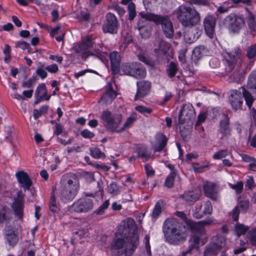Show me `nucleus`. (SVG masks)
Returning a JSON list of instances; mask_svg holds the SVG:
<instances>
[{"mask_svg": "<svg viewBox=\"0 0 256 256\" xmlns=\"http://www.w3.org/2000/svg\"><path fill=\"white\" fill-rule=\"evenodd\" d=\"M176 175V172H171L166 178L164 182V186L168 188H172L173 187Z\"/></svg>", "mask_w": 256, "mask_h": 256, "instance_id": "38", "label": "nucleus"}, {"mask_svg": "<svg viewBox=\"0 0 256 256\" xmlns=\"http://www.w3.org/2000/svg\"><path fill=\"white\" fill-rule=\"evenodd\" d=\"M109 204V200H105L99 208L94 211V213L98 215L102 214L104 212V210L108 208Z\"/></svg>", "mask_w": 256, "mask_h": 256, "instance_id": "48", "label": "nucleus"}, {"mask_svg": "<svg viewBox=\"0 0 256 256\" xmlns=\"http://www.w3.org/2000/svg\"><path fill=\"white\" fill-rule=\"evenodd\" d=\"M136 63H125L122 64L121 66V73H122V74H126L132 76L133 70L134 68H136Z\"/></svg>", "mask_w": 256, "mask_h": 256, "instance_id": "33", "label": "nucleus"}, {"mask_svg": "<svg viewBox=\"0 0 256 256\" xmlns=\"http://www.w3.org/2000/svg\"><path fill=\"white\" fill-rule=\"evenodd\" d=\"M200 34L196 32V30H190L184 32V36L186 43L192 44L198 38Z\"/></svg>", "mask_w": 256, "mask_h": 256, "instance_id": "31", "label": "nucleus"}, {"mask_svg": "<svg viewBox=\"0 0 256 256\" xmlns=\"http://www.w3.org/2000/svg\"><path fill=\"white\" fill-rule=\"evenodd\" d=\"M94 208L92 199L88 198H80L76 200L72 206V210L76 212H87Z\"/></svg>", "mask_w": 256, "mask_h": 256, "instance_id": "13", "label": "nucleus"}, {"mask_svg": "<svg viewBox=\"0 0 256 256\" xmlns=\"http://www.w3.org/2000/svg\"><path fill=\"white\" fill-rule=\"evenodd\" d=\"M196 116L195 110L190 104L183 105L178 114V122L180 124H187L188 126H192V120Z\"/></svg>", "mask_w": 256, "mask_h": 256, "instance_id": "11", "label": "nucleus"}, {"mask_svg": "<svg viewBox=\"0 0 256 256\" xmlns=\"http://www.w3.org/2000/svg\"><path fill=\"white\" fill-rule=\"evenodd\" d=\"M144 168L146 174L148 177H152L154 176L155 172L152 166L149 164H146L144 166Z\"/></svg>", "mask_w": 256, "mask_h": 256, "instance_id": "61", "label": "nucleus"}, {"mask_svg": "<svg viewBox=\"0 0 256 256\" xmlns=\"http://www.w3.org/2000/svg\"><path fill=\"white\" fill-rule=\"evenodd\" d=\"M156 144L152 146L154 152H160L164 149L166 145L168 139L165 135L158 133L156 136Z\"/></svg>", "mask_w": 256, "mask_h": 256, "instance_id": "24", "label": "nucleus"}, {"mask_svg": "<svg viewBox=\"0 0 256 256\" xmlns=\"http://www.w3.org/2000/svg\"><path fill=\"white\" fill-rule=\"evenodd\" d=\"M88 232V230L86 228L79 229L78 230L74 232L76 238H84Z\"/></svg>", "mask_w": 256, "mask_h": 256, "instance_id": "62", "label": "nucleus"}, {"mask_svg": "<svg viewBox=\"0 0 256 256\" xmlns=\"http://www.w3.org/2000/svg\"><path fill=\"white\" fill-rule=\"evenodd\" d=\"M145 18L154 22L156 25L162 26V31L166 38H172L174 30L172 22L168 16H161L156 14H148Z\"/></svg>", "mask_w": 256, "mask_h": 256, "instance_id": "8", "label": "nucleus"}, {"mask_svg": "<svg viewBox=\"0 0 256 256\" xmlns=\"http://www.w3.org/2000/svg\"><path fill=\"white\" fill-rule=\"evenodd\" d=\"M176 17L186 27L193 26L200 20V16L196 10L184 5H181L178 8Z\"/></svg>", "mask_w": 256, "mask_h": 256, "instance_id": "7", "label": "nucleus"}, {"mask_svg": "<svg viewBox=\"0 0 256 256\" xmlns=\"http://www.w3.org/2000/svg\"><path fill=\"white\" fill-rule=\"evenodd\" d=\"M124 227V230L128 231L129 233L127 236H132L133 234H138L136 232V226L134 220L132 218H128L122 222Z\"/></svg>", "mask_w": 256, "mask_h": 256, "instance_id": "26", "label": "nucleus"}, {"mask_svg": "<svg viewBox=\"0 0 256 256\" xmlns=\"http://www.w3.org/2000/svg\"><path fill=\"white\" fill-rule=\"evenodd\" d=\"M200 195V192L188 191L180 195V198H182L188 204L191 205L199 198Z\"/></svg>", "mask_w": 256, "mask_h": 256, "instance_id": "25", "label": "nucleus"}, {"mask_svg": "<svg viewBox=\"0 0 256 256\" xmlns=\"http://www.w3.org/2000/svg\"><path fill=\"white\" fill-rule=\"evenodd\" d=\"M47 92H48L45 84L44 83L40 84L35 91L36 100L34 102V104H37L44 100H49L50 98V96H46Z\"/></svg>", "mask_w": 256, "mask_h": 256, "instance_id": "22", "label": "nucleus"}, {"mask_svg": "<svg viewBox=\"0 0 256 256\" xmlns=\"http://www.w3.org/2000/svg\"><path fill=\"white\" fill-rule=\"evenodd\" d=\"M36 78L34 76H32V78H30L28 81L24 82L22 83V86L23 88H30L36 83Z\"/></svg>", "mask_w": 256, "mask_h": 256, "instance_id": "57", "label": "nucleus"}, {"mask_svg": "<svg viewBox=\"0 0 256 256\" xmlns=\"http://www.w3.org/2000/svg\"><path fill=\"white\" fill-rule=\"evenodd\" d=\"M80 134L83 138H92L95 136L94 133L91 132L88 129H84L81 131Z\"/></svg>", "mask_w": 256, "mask_h": 256, "instance_id": "60", "label": "nucleus"}, {"mask_svg": "<svg viewBox=\"0 0 256 256\" xmlns=\"http://www.w3.org/2000/svg\"><path fill=\"white\" fill-rule=\"evenodd\" d=\"M170 44L166 42L160 40L156 42L154 52L159 55L165 54L170 48Z\"/></svg>", "mask_w": 256, "mask_h": 256, "instance_id": "27", "label": "nucleus"}, {"mask_svg": "<svg viewBox=\"0 0 256 256\" xmlns=\"http://www.w3.org/2000/svg\"><path fill=\"white\" fill-rule=\"evenodd\" d=\"M111 69L113 74H122L121 67L120 68V62L111 63Z\"/></svg>", "mask_w": 256, "mask_h": 256, "instance_id": "54", "label": "nucleus"}, {"mask_svg": "<svg viewBox=\"0 0 256 256\" xmlns=\"http://www.w3.org/2000/svg\"><path fill=\"white\" fill-rule=\"evenodd\" d=\"M135 109L136 111L144 114H150L152 112V108H147L142 106H138L135 108Z\"/></svg>", "mask_w": 256, "mask_h": 256, "instance_id": "56", "label": "nucleus"}, {"mask_svg": "<svg viewBox=\"0 0 256 256\" xmlns=\"http://www.w3.org/2000/svg\"><path fill=\"white\" fill-rule=\"evenodd\" d=\"M163 202L161 200H159L156 204L152 212V218H156L160 215L162 212Z\"/></svg>", "mask_w": 256, "mask_h": 256, "instance_id": "37", "label": "nucleus"}, {"mask_svg": "<svg viewBox=\"0 0 256 256\" xmlns=\"http://www.w3.org/2000/svg\"><path fill=\"white\" fill-rule=\"evenodd\" d=\"M128 20L130 21L134 20L136 16V6L131 2L128 4Z\"/></svg>", "mask_w": 256, "mask_h": 256, "instance_id": "41", "label": "nucleus"}, {"mask_svg": "<svg viewBox=\"0 0 256 256\" xmlns=\"http://www.w3.org/2000/svg\"><path fill=\"white\" fill-rule=\"evenodd\" d=\"M118 28V22L114 14L108 12L106 16V21L102 25V30L104 33L116 34Z\"/></svg>", "mask_w": 256, "mask_h": 256, "instance_id": "15", "label": "nucleus"}, {"mask_svg": "<svg viewBox=\"0 0 256 256\" xmlns=\"http://www.w3.org/2000/svg\"><path fill=\"white\" fill-rule=\"evenodd\" d=\"M247 236L250 244L256 246V228L250 230L248 232Z\"/></svg>", "mask_w": 256, "mask_h": 256, "instance_id": "43", "label": "nucleus"}, {"mask_svg": "<svg viewBox=\"0 0 256 256\" xmlns=\"http://www.w3.org/2000/svg\"><path fill=\"white\" fill-rule=\"evenodd\" d=\"M109 56L110 60V64L120 62V55L117 52L114 51L110 52Z\"/></svg>", "mask_w": 256, "mask_h": 256, "instance_id": "52", "label": "nucleus"}, {"mask_svg": "<svg viewBox=\"0 0 256 256\" xmlns=\"http://www.w3.org/2000/svg\"><path fill=\"white\" fill-rule=\"evenodd\" d=\"M164 229L170 243L176 244L186 240V234L182 232L180 224L176 220H166Z\"/></svg>", "mask_w": 256, "mask_h": 256, "instance_id": "5", "label": "nucleus"}, {"mask_svg": "<svg viewBox=\"0 0 256 256\" xmlns=\"http://www.w3.org/2000/svg\"><path fill=\"white\" fill-rule=\"evenodd\" d=\"M236 206H238V209L241 208L242 212L246 213L249 208V200H240Z\"/></svg>", "mask_w": 256, "mask_h": 256, "instance_id": "44", "label": "nucleus"}, {"mask_svg": "<svg viewBox=\"0 0 256 256\" xmlns=\"http://www.w3.org/2000/svg\"><path fill=\"white\" fill-rule=\"evenodd\" d=\"M100 118L105 122L104 126L108 130L114 132H118V130L120 124L122 122V115L119 114H113L108 110H106L102 113Z\"/></svg>", "mask_w": 256, "mask_h": 256, "instance_id": "10", "label": "nucleus"}, {"mask_svg": "<svg viewBox=\"0 0 256 256\" xmlns=\"http://www.w3.org/2000/svg\"><path fill=\"white\" fill-rule=\"evenodd\" d=\"M203 213L204 215L210 214L212 212V207L210 201L208 200L205 202L202 208Z\"/></svg>", "mask_w": 256, "mask_h": 256, "instance_id": "51", "label": "nucleus"}, {"mask_svg": "<svg viewBox=\"0 0 256 256\" xmlns=\"http://www.w3.org/2000/svg\"><path fill=\"white\" fill-rule=\"evenodd\" d=\"M246 10L248 12V15L246 18L248 25L250 29L254 30L256 28V20H255V16L248 8H246Z\"/></svg>", "mask_w": 256, "mask_h": 256, "instance_id": "34", "label": "nucleus"}, {"mask_svg": "<svg viewBox=\"0 0 256 256\" xmlns=\"http://www.w3.org/2000/svg\"><path fill=\"white\" fill-rule=\"evenodd\" d=\"M116 92L113 90L112 86L109 84L106 92L101 98V100H104L106 104L110 103L116 98Z\"/></svg>", "mask_w": 256, "mask_h": 256, "instance_id": "29", "label": "nucleus"}, {"mask_svg": "<svg viewBox=\"0 0 256 256\" xmlns=\"http://www.w3.org/2000/svg\"><path fill=\"white\" fill-rule=\"evenodd\" d=\"M38 64L40 66L38 68L36 72L41 78L44 79L47 76L48 74L45 70L42 69L44 64H42L40 62Z\"/></svg>", "mask_w": 256, "mask_h": 256, "instance_id": "55", "label": "nucleus"}, {"mask_svg": "<svg viewBox=\"0 0 256 256\" xmlns=\"http://www.w3.org/2000/svg\"><path fill=\"white\" fill-rule=\"evenodd\" d=\"M178 70V65L173 62H171L170 64L168 65L166 69V72L170 78H174L176 76Z\"/></svg>", "mask_w": 256, "mask_h": 256, "instance_id": "35", "label": "nucleus"}, {"mask_svg": "<svg viewBox=\"0 0 256 256\" xmlns=\"http://www.w3.org/2000/svg\"><path fill=\"white\" fill-rule=\"evenodd\" d=\"M138 156L137 158H142L144 162H146L150 158H153L154 156H152L150 151L146 146H140L137 148Z\"/></svg>", "mask_w": 256, "mask_h": 256, "instance_id": "30", "label": "nucleus"}, {"mask_svg": "<svg viewBox=\"0 0 256 256\" xmlns=\"http://www.w3.org/2000/svg\"><path fill=\"white\" fill-rule=\"evenodd\" d=\"M30 46V44L24 41L20 40L16 42V47L20 48L23 50H26Z\"/></svg>", "mask_w": 256, "mask_h": 256, "instance_id": "63", "label": "nucleus"}, {"mask_svg": "<svg viewBox=\"0 0 256 256\" xmlns=\"http://www.w3.org/2000/svg\"><path fill=\"white\" fill-rule=\"evenodd\" d=\"M48 106H41L38 110L34 109L33 111V116L35 120L39 118L42 115L47 113Z\"/></svg>", "mask_w": 256, "mask_h": 256, "instance_id": "40", "label": "nucleus"}, {"mask_svg": "<svg viewBox=\"0 0 256 256\" xmlns=\"http://www.w3.org/2000/svg\"><path fill=\"white\" fill-rule=\"evenodd\" d=\"M228 152L226 150H220L216 152L213 155V158L215 160H220L228 155Z\"/></svg>", "mask_w": 256, "mask_h": 256, "instance_id": "53", "label": "nucleus"}, {"mask_svg": "<svg viewBox=\"0 0 256 256\" xmlns=\"http://www.w3.org/2000/svg\"><path fill=\"white\" fill-rule=\"evenodd\" d=\"M224 244L222 240L220 243L212 242L206 246L204 251V256H212L218 254Z\"/></svg>", "mask_w": 256, "mask_h": 256, "instance_id": "23", "label": "nucleus"}, {"mask_svg": "<svg viewBox=\"0 0 256 256\" xmlns=\"http://www.w3.org/2000/svg\"><path fill=\"white\" fill-rule=\"evenodd\" d=\"M188 128H180V133L181 134L184 140H188V136L190 135V131L192 126H188Z\"/></svg>", "mask_w": 256, "mask_h": 256, "instance_id": "50", "label": "nucleus"}, {"mask_svg": "<svg viewBox=\"0 0 256 256\" xmlns=\"http://www.w3.org/2000/svg\"><path fill=\"white\" fill-rule=\"evenodd\" d=\"M108 190L109 193L116 195L120 192V187L116 183H112L108 186Z\"/></svg>", "mask_w": 256, "mask_h": 256, "instance_id": "47", "label": "nucleus"}, {"mask_svg": "<svg viewBox=\"0 0 256 256\" xmlns=\"http://www.w3.org/2000/svg\"><path fill=\"white\" fill-rule=\"evenodd\" d=\"M232 188L234 190L237 194H240L243 189V183L242 182L240 181L236 184L233 185Z\"/></svg>", "mask_w": 256, "mask_h": 256, "instance_id": "64", "label": "nucleus"}, {"mask_svg": "<svg viewBox=\"0 0 256 256\" xmlns=\"http://www.w3.org/2000/svg\"><path fill=\"white\" fill-rule=\"evenodd\" d=\"M216 24V18L212 15H208L204 20V26L207 36L212 38L214 36L215 26Z\"/></svg>", "mask_w": 256, "mask_h": 256, "instance_id": "17", "label": "nucleus"}, {"mask_svg": "<svg viewBox=\"0 0 256 256\" xmlns=\"http://www.w3.org/2000/svg\"><path fill=\"white\" fill-rule=\"evenodd\" d=\"M12 207L16 216L19 218H22L24 216V209L23 198L18 195V198L14 200Z\"/></svg>", "mask_w": 256, "mask_h": 256, "instance_id": "20", "label": "nucleus"}, {"mask_svg": "<svg viewBox=\"0 0 256 256\" xmlns=\"http://www.w3.org/2000/svg\"><path fill=\"white\" fill-rule=\"evenodd\" d=\"M204 49L202 46L195 48L192 51V58L194 60H198L204 56Z\"/></svg>", "mask_w": 256, "mask_h": 256, "instance_id": "39", "label": "nucleus"}, {"mask_svg": "<svg viewBox=\"0 0 256 256\" xmlns=\"http://www.w3.org/2000/svg\"><path fill=\"white\" fill-rule=\"evenodd\" d=\"M109 8L117 12L120 16H122L126 12L124 8L120 6L118 4H113Z\"/></svg>", "mask_w": 256, "mask_h": 256, "instance_id": "58", "label": "nucleus"}, {"mask_svg": "<svg viewBox=\"0 0 256 256\" xmlns=\"http://www.w3.org/2000/svg\"><path fill=\"white\" fill-rule=\"evenodd\" d=\"M18 182L24 190H28L32 186V180L28 174L24 171H19L16 174Z\"/></svg>", "mask_w": 256, "mask_h": 256, "instance_id": "19", "label": "nucleus"}, {"mask_svg": "<svg viewBox=\"0 0 256 256\" xmlns=\"http://www.w3.org/2000/svg\"><path fill=\"white\" fill-rule=\"evenodd\" d=\"M5 237L10 246H13L16 245L18 242L17 234L10 226L6 227V229Z\"/></svg>", "mask_w": 256, "mask_h": 256, "instance_id": "28", "label": "nucleus"}, {"mask_svg": "<svg viewBox=\"0 0 256 256\" xmlns=\"http://www.w3.org/2000/svg\"><path fill=\"white\" fill-rule=\"evenodd\" d=\"M146 72L145 68L141 66L140 63H136L132 76L136 78H142L146 76Z\"/></svg>", "mask_w": 256, "mask_h": 256, "instance_id": "32", "label": "nucleus"}, {"mask_svg": "<svg viewBox=\"0 0 256 256\" xmlns=\"http://www.w3.org/2000/svg\"><path fill=\"white\" fill-rule=\"evenodd\" d=\"M212 222V221L209 219L191 224L190 228L192 236L190 240V244L188 250L182 252V256H185L190 253L194 248H198L200 237L205 234L204 226L210 224Z\"/></svg>", "mask_w": 256, "mask_h": 256, "instance_id": "6", "label": "nucleus"}, {"mask_svg": "<svg viewBox=\"0 0 256 256\" xmlns=\"http://www.w3.org/2000/svg\"><path fill=\"white\" fill-rule=\"evenodd\" d=\"M244 98L248 108L250 109L253 104L254 98L252 94L244 86H241L239 90H232L230 91L229 102L232 108L234 111L243 110Z\"/></svg>", "mask_w": 256, "mask_h": 256, "instance_id": "3", "label": "nucleus"}, {"mask_svg": "<svg viewBox=\"0 0 256 256\" xmlns=\"http://www.w3.org/2000/svg\"><path fill=\"white\" fill-rule=\"evenodd\" d=\"M224 22L229 32L233 34H238L245 24L244 16L234 13L227 16L224 18Z\"/></svg>", "mask_w": 256, "mask_h": 256, "instance_id": "9", "label": "nucleus"}, {"mask_svg": "<svg viewBox=\"0 0 256 256\" xmlns=\"http://www.w3.org/2000/svg\"><path fill=\"white\" fill-rule=\"evenodd\" d=\"M256 56V43L248 46L246 50V56L250 60Z\"/></svg>", "mask_w": 256, "mask_h": 256, "instance_id": "45", "label": "nucleus"}, {"mask_svg": "<svg viewBox=\"0 0 256 256\" xmlns=\"http://www.w3.org/2000/svg\"><path fill=\"white\" fill-rule=\"evenodd\" d=\"M60 198L64 202L73 200L80 188L78 178L74 174H67L62 176L60 182Z\"/></svg>", "mask_w": 256, "mask_h": 256, "instance_id": "2", "label": "nucleus"}, {"mask_svg": "<svg viewBox=\"0 0 256 256\" xmlns=\"http://www.w3.org/2000/svg\"><path fill=\"white\" fill-rule=\"evenodd\" d=\"M148 14H154L153 13L147 12L143 14L140 13L141 18H140L137 23V28L140 34L144 38H148L151 35L152 27L149 22H150L148 19L145 18V16Z\"/></svg>", "mask_w": 256, "mask_h": 256, "instance_id": "12", "label": "nucleus"}, {"mask_svg": "<svg viewBox=\"0 0 256 256\" xmlns=\"http://www.w3.org/2000/svg\"><path fill=\"white\" fill-rule=\"evenodd\" d=\"M204 190L207 197L214 200H218V190L214 184L206 182L204 185Z\"/></svg>", "mask_w": 256, "mask_h": 256, "instance_id": "21", "label": "nucleus"}, {"mask_svg": "<svg viewBox=\"0 0 256 256\" xmlns=\"http://www.w3.org/2000/svg\"><path fill=\"white\" fill-rule=\"evenodd\" d=\"M235 229L237 235L240 236L241 235L245 234L248 231V228L244 224H238L235 226Z\"/></svg>", "mask_w": 256, "mask_h": 256, "instance_id": "46", "label": "nucleus"}, {"mask_svg": "<svg viewBox=\"0 0 256 256\" xmlns=\"http://www.w3.org/2000/svg\"><path fill=\"white\" fill-rule=\"evenodd\" d=\"M204 215L203 213L202 205H197L193 212V216L196 218H200Z\"/></svg>", "mask_w": 256, "mask_h": 256, "instance_id": "49", "label": "nucleus"}, {"mask_svg": "<svg viewBox=\"0 0 256 256\" xmlns=\"http://www.w3.org/2000/svg\"><path fill=\"white\" fill-rule=\"evenodd\" d=\"M91 156L95 158H104L106 156L100 148H94L90 150Z\"/></svg>", "mask_w": 256, "mask_h": 256, "instance_id": "42", "label": "nucleus"}, {"mask_svg": "<svg viewBox=\"0 0 256 256\" xmlns=\"http://www.w3.org/2000/svg\"><path fill=\"white\" fill-rule=\"evenodd\" d=\"M230 121L228 115L224 114V118L220 122L218 132L222 134L221 139L228 137L231 134V128L229 126Z\"/></svg>", "mask_w": 256, "mask_h": 256, "instance_id": "18", "label": "nucleus"}, {"mask_svg": "<svg viewBox=\"0 0 256 256\" xmlns=\"http://www.w3.org/2000/svg\"><path fill=\"white\" fill-rule=\"evenodd\" d=\"M226 53L228 58L225 60V72L229 76V82L240 83L243 80L245 74L242 67L244 56L242 50L238 47H235Z\"/></svg>", "mask_w": 256, "mask_h": 256, "instance_id": "1", "label": "nucleus"}, {"mask_svg": "<svg viewBox=\"0 0 256 256\" xmlns=\"http://www.w3.org/2000/svg\"><path fill=\"white\" fill-rule=\"evenodd\" d=\"M94 42L90 36L84 38L81 42L73 47L72 50L75 54L81 56L82 58H86L88 56V49L92 48Z\"/></svg>", "mask_w": 256, "mask_h": 256, "instance_id": "14", "label": "nucleus"}, {"mask_svg": "<svg viewBox=\"0 0 256 256\" xmlns=\"http://www.w3.org/2000/svg\"><path fill=\"white\" fill-rule=\"evenodd\" d=\"M247 88L250 90H256V70L252 71L248 81Z\"/></svg>", "mask_w": 256, "mask_h": 256, "instance_id": "36", "label": "nucleus"}, {"mask_svg": "<svg viewBox=\"0 0 256 256\" xmlns=\"http://www.w3.org/2000/svg\"><path fill=\"white\" fill-rule=\"evenodd\" d=\"M240 210L238 206H235L232 211L230 213L232 216L234 221L237 222L238 220Z\"/></svg>", "mask_w": 256, "mask_h": 256, "instance_id": "59", "label": "nucleus"}, {"mask_svg": "<svg viewBox=\"0 0 256 256\" xmlns=\"http://www.w3.org/2000/svg\"><path fill=\"white\" fill-rule=\"evenodd\" d=\"M139 244L138 234H133L132 236H126V240L118 238L112 246V248L118 250L117 256H130Z\"/></svg>", "mask_w": 256, "mask_h": 256, "instance_id": "4", "label": "nucleus"}, {"mask_svg": "<svg viewBox=\"0 0 256 256\" xmlns=\"http://www.w3.org/2000/svg\"><path fill=\"white\" fill-rule=\"evenodd\" d=\"M137 92L134 100L143 98L149 94L151 89V83L148 80H140L136 82Z\"/></svg>", "mask_w": 256, "mask_h": 256, "instance_id": "16", "label": "nucleus"}]
</instances>
